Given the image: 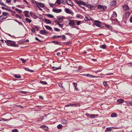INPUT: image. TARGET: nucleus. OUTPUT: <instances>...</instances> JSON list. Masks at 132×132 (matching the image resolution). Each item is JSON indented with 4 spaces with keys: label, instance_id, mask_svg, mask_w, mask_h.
Segmentation results:
<instances>
[{
    "label": "nucleus",
    "instance_id": "obj_2",
    "mask_svg": "<svg viewBox=\"0 0 132 132\" xmlns=\"http://www.w3.org/2000/svg\"><path fill=\"white\" fill-rule=\"evenodd\" d=\"M107 7L105 6L102 5H98L97 6V8L98 9L101 11H103L106 9Z\"/></svg>",
    "mask_w": 132,
    "mask_h": 132
},
{
    "label": "nucleus",
    "instance_id": "obj_1",
    "mask_svg": "<svg viewBox=\"0 0 132 132\" xmlns=\"http://www.w3.org/2000/svg\"><path fill=\"white\" fill-rule=\"evenodd\" d=\"M35 3L36 4L37 7L38 8L43 7L45 6V5L44 4L41 3H38L37 2H35Z\"/></svg>",
    "mask_w": 132,
    "mask_h": 132
},
{
    "label": "nucleus",
    "instance_id": "obj_63",
    "mask_svg": "<svg viewBox=\"0 0 132 132\" xmlns=\"http://www.w3.org/2000/svg\"><path fill=\"white\" fill-rule=\"evenodd\" d=\"M128 66L132 67V63H128Z\"/></svg>",
    "mask_w": 132,
    "mask_h": 132
},
{
    "label": "nucleus",
    "instance_id": "obj_45",
    "mask_svg": "<svg viewBox=\"0 0 132 132\" xmlns=\"http://www.w3.org/2000/svg\"><path fill=\"white\" fill-rule=\"evenodd\" d=\"M25 70L27 71H28L30 72H32V70H29L28 68H25Z\"/></svg>",
    "mask_w": 132,
    "mask_h": 132
},
{
    "label": "nucleus",
    "instance_id": "obj_53",
    "mask_svg": "<svg viewBox=\"0 0 132 132\" xmlns=\"http://www.w3.org/2000/svg\"><path fill=\"white\" fill-rule=\"evenodd\" d=\"M59 26V27H61V28H62L63 27V24H61L60 23L58 24H57Z\"/></svg>",
    "mask_w": 132,
    "mask_h": 132
},
{
    "label": "nucleus",
    "instance_id": "obj_49",
    "mask_svg": "<svg viewBox=\"0 0 132 132\" xmlns=\"http://www.w3.org/2000/svg\"><path fill=\"white\" fill-rule=\"evenodd\" d=\"M84 20L85 21H87L89 20V19L88 17L87 16H85L84 18Z\"/></svg>",
    "mask_w": 132,
    "mask_h": 132
},
{
    "label": "nucleus",
    "instance_id": "obj_29",
    "mask_svg": "<svg viewBox=\"0 0 132 132\" xmlns=\"http://www.w3.org/2000/svg\"><path fill=\"white\" fill-rule=\"evenodd\" d=\"M3 15H2L5 16H7V15L8 14V13H6L5 12H3L2 13Z\"/></svg>",
    "mask_w": 132,
    "mask_h": 132
},
{
    "label": "nucleus",
    "instance_id": "obj_38",
    "mask_svg": "<svg viewBox=\"0 0 132 132\" xmlns=\"http://www.w3.org/2000/svg\"><path fill=\"white\" fill-rule=\"evenodd\" d=\"M68 0H67V4L70 5V6H72L73 5V3H72V2H71V3H69L68 2Z\"/></svg>",
    "mask_w": 132,
    "mask_h": 132
},
{
    "label": "nucleus",
    "instance_id": "obj_34",
    "mask_svg": "<svg viewBox=\"0 0 132 132\" xmlns=\"http://www.w3.org/2000/svg\"><path fill=\"white\" fill-rule=\"evenodd\" d=\"M47 15L48 17L50 18H52L54 17L53 15L50 14H48Z\"/></svg>",
    "mask_w": 132,
    "mask_h": 132
},
{
    "label": "nucleus",
    "instance_id": "obj_8",
    "mask_svg": "<svg viewBox=\"0 0 132 132\" xmlns=\"http://www.w3.org/2000/svg\"><path fill=\"white\" fill-rule=\"evenodd\" d=\"M7 18V16H4L2 15L0 16V19H1L0 20V22H2L3 20L6 19Z\"/></svg>",
    "mask_w": 132,
    "mask_h": 132
},
{
    "label": "nucleus",
    "instance_id": "obj_17",
    "mask_svg": "<svg viewBox=\"0 0 132 132\" xmlns=\"http://www.w3.org/2000/svg\"><path fill=\"white\" fill-rule=\"evenodd\" d=\"M117 114L115 113H113L111 114V117L112 118L116 117L117 116Z\"/></svg>",
    "mask_w": 132,
    "mask_h": 132
},
{
    "label": "nucleus",
    "instance_id": "obj_36",
    "mask_svg": "<svg viewBox=\"0 0 132 132\" xmlns=\"http://www.w3.org/2000/svg\"><path fill=\"white\" fill-rule=\"evenodd\" d=\"M32 28L35 30H37L38 29V28L36 26H33Z\"/></svg>",
    "mask_w": 132,
    "mask_h": 132
},
{
    "label": "nucleus",
    "instance_id": "obj_23",
    "mask_svg": "<svg viewBox=\"0 0 132 132\" xmlns=\"http://www.w3.org/2000/svg\"><path fill=\"white\" fill-rule=\"evenodd\" d=\"M52 43H54L55 45H60L61 44L60 43L57 41H53L52 42Z\"/></svg>",
    "mask_w": 132,
    "mask_h": 132
},
{
    "label": "nucleus",
    "instance_id": "obj_25",
    "mask_svg": "<svg viewBox=\"0 0 132 132\" xmlns=\"http://www.w3.org/2000/svg\"><path fill=\"white\" fill-rule=\"evenodd\" d=\"M14 76L16 78H21L20 75H14Z\"/></svg>",
    "mask_w": 132,
    "mask_h": 132
},
{
    "label": "nucleus",
    "instance_id": "obj_40",
    "mask_svg": "<svg viewBox=\"0 0 132 132\" xmlns=\"http://www.w3.org/2000/svg\"><path fill=\"white\" fill-rule=\"evenodd\" d=\"M107 82L106 81H104L103 82V84L105 86H107L108 84Z\"/></svg>",
    "mask_w": 132,
    "mask_h": 132
},
{
    "label": "nucleus",
    "instance_id": "obj_56",
    "mask_svg": "<svg viewBox=\"0 0 132 132\" xmlns=\"http://www.w3.org/2000/svg\"><path fill=\"white\" fill-rule=\"evenodd\" d=\"M0 4L1 5H3L4 6H5V4H4L2 2H0Z\"/></svg>",
    "mask_w": 132,
    "mask_h": 132
},
{
    "label": "nucleus",
    "instance_id": "obj_4",
    "mask_svg": "<svg viewBox=\"0 0 132 132\" xmlns=\"http://www.w3.org/2000/svg\"><path fill=\"white\" fill-rule=\"evenodd\" d=\"M52 11L56 13H59L61 12L62 11L61 9H53L52 10Z\"/></svg>",
    "mask_w": 132,
    "mask_h": 132
},
{
    "label": "nucleus",
    "instance_id": "obj_3",
    "mask_svg": "<svg viewBox=\"0 0 132 132\" xmlns=\"http://www.w3.org/2000/svg\"><path fill=\"white\" fill-rule=\"evenodd\" d=\"M101 22L95 20L94 22V24L97 27H101L102 25L100 24Z\"/></svg>",
    "mask_w": 132,
    "mask_h": 132
},
{
    "label": "nucleus",
    "instance_id": "obj_61",
    "mask_svg": "<svg viewBox=\"0 0 132 132\" xmlns=\"http://www.w3.org/2000/svg\"><path fill=\"white\" fill-rule=\"evenodd\" d=\"M58 85H59V86L60 87H62V84L61 83H58Z\"/></svg>",
    "mask_w": 132,
    "mask_h": 132
},
{
    "label": "nucleus",
    "instance_id": "obj_18",
    "mask_svg": "<svg viewBox=\"0 0 132 132\" xmlns=\"http://www.w3.org/2000/svg\"><path fill=\"white\" fill-rule=\"evenodd\" d=\"M25 13V16L26 17H29V16L28 14V13L29 12L28 11H24Z\"/></svg>",
    "mask_w": 132,
    "mask_h": 132
},
{
    "label": "nucleus",
    "instance_id": "obj_15",
    "mask_svg": "<svg viewBox=\"0 0 132 132\" xmlns=\"http://www.w3.org/2000/svg\"><path fill=\"white\" fill-rule=\"evenodd\" d=\"M85 75L87 77H90V78H94L95 77H96L95 76H93L92 75H90L89 74H86V75Z\"/></svg>",
    "mask_w": 132,
    "mask_h": 132
},
{
    "label": "nucleus",
    "instance_id": "obj_13",
    "mask_svg": "<svg viewBox=\"0 0 132 132\" xmlns=\"http://www.w3.org/2000/svg\"><path fill=\"white\" fill-rule=\"evenodd\" d=\"M77 3L79 4V5H85V3L84 2H82L81 1H77L76 2Z\"/></svg>",
    "mask_w": 132,
    "mask_h": 132
},
{
    "label": "nucleus",
    "instance_id": "obj_32",
    "mask_svg": "<svg viewBox=\"0 0 132 132\" xmlns=\"http://www.w3.org/2000/svg\"><path fill=\"white\" fill-rule=\"evenodd\" d=\"M15 10L16 11L18 12L19 13H21L22 12V11L21 10H20L17 8H16Z\"/></svg>",
    "mask_w": 132,
    "mask_h": 132
},
{
    "label": "nucleus",
    "instance_id": "obj_31",
    "mask_svg": "<svg viewBox=\"0 0 132 132\" xmlns=\"http://www.w3.org/2000/svg\"><path fill=\"white\" fill-rule=\"evenodd\" d=\"M25 20L27 22H28L29 23L31 22V20H30V19H29L28 18H26L25 19Z\"/></svg>",
    "mask_w": 132,
    "mask_h": 132
},
{
    "label": "nucleus",
    "instance_id": "obj_50",
    "mask_svg": "<svg viewBox=\"0 0 132 132\" xmlns=\"http://www.w3.org/2000/svg\"><path fill=\"white\" fill-rule=\"evenodd\" d=\"M62 38L63 40L65 39L66 38V37L64 35H63L62 36Z\"/></svg>",
    "mask_w": 132,
    "mask_h": 132
},
{
    "label": "nucleus",
    "instance_id": "obj_42",
    "mask_svg": "<svg viewBox=\"0 0 132 132\" xmlns=\"http://www.w3.org/2000/svg\"><path fill=\"white\" fill-rule=\"evenodd\" d=\"M54 30L55 31L58 32L60 31V30L59 29L56 28H54Z\"/></svg>",
    "mask_w": 132,
    "mask_h": 132
},
{
    "label": "nucleus",
    "instance_id": "obj_30",
    "mask_svg": "<svg viewBox=\"0 0 132 132\" xmlns=\"http://www.w3.org/2000/svg\"><path fill=\"white\" fill-rule=\"evenodd\" d=\"M62 126L61 124H59L57 126V128L59 129H61L62 128Z\"/></svg>",
    "mask_w": 132,
    "mask_h": 132
},
{
    "label": "nucleus",
    "instance_id": "obj_11",
    "mask_svg": "<svg viewBox=\"0 0 132 132\" xmlns=\"http://www.w3.org/2000/svg\"><path fill=\"white\" fill-rule=\"evenodd\" d=\"M44 26L47 29L51 31H53L52 28L50 26Z\"/></svg>",
    "mask_w": 132,
    "mask_h": 132
},
{
    "label": "nucleus",
    "instance_id": "obj_9",
    "mask_svg": "<svg viewBox=\"0 0 132 132\" xmlns=\"http://www.w3.org/2000/svg\"><path fill=\"white\" fill-rule=\"evenodd\" d=\"M75 105V106H79V104H68L66 105V106L67 107H68L69 106H72Z\"/></svg>",
    "mask_w": 132,
    "mask_h": 132
},
{
    "label": "nucleus",
    "instance_id": "obj_44",
    "mask_svg": "<svg viewBox=\"0 0 132 132\" xmlns=\"http://www.w3.org/2000/svg\"><path fill=\"white\" fill-rule=\"evenodd\" d=\"M112 16L114 18L116 17L117 16V14L115 12L113 13Z\"/></svg>",
    "mask_w": 132,
    "mask_h": 132
},
{
    "label": "nucleus",
    "instance_id": "obj_41",
    "mask_svg": "<svg viewBox=\"0 0 132 132\" xmlns=\"http://www.w3.org/2000/svg\"><path fill=\"white\" fill-rule=\"evenodd\" d=\"M56 2L58 4H60L61 3V0H57Z\"/></svg>",
    "mask_w": 132,
    "mask_h": 132
},
{
    "label": "nucleus",
    "instance_id": "obj_28",
    "mask_svg": "<svg viewBox=\"0 0 132 132\" xmlns=\"http://www.w3.org/2000/svg\"><path fill=\"white\" fill-rule=\"evenodd\" d=\"M57 18L58 19H65L64 17L62 16H58L57 17Z\"/></svg>",
    "mask_w": 132,
    "mask_h": 132
},
{
    "label": "nucleus",
    "instance_id": "obj_26",
    "mask_svg": "<svg viewBox=\"0 0 132 132\" xmlns=\"http://www.w3.org/2000/svg\"><path fill=\"white\" fill-rule=\"evenodd\" d=\"M53 70H56L59 69H61V67H53Z\"/></svg>",
    "mask_w": 132,
    "mask_h": 132
},
{
    "label": "nucleus",
    "instance_id": "obj_27",
    "mask_svg": "<svg viewBox=\"0 0 132 132\" xmlns=\"http://www.w3.org/2000/svg\"><path fill=\"white\" fill-rule=\"evenodd\" d=\"M40 83L43 85H45L47 84V83L46 81H42L41 80L40 81Z\"/></svg>",
    "mask_w": 132,
    "mask_h": 132
},
{
    "label": "nucleus",
    "instance_id": "obj_48",
    "mask_svg": "<svg viewBox=\"0 0 132 132\" xmlns=\"http://www.w3.org/2000/svg\"><path fill=\"white\" fill-rule=\"evenodd\" d=\"M49 4L50 5V6L51 7H53L54 6V4H52V3H49Z\"/></svg>",
    "mask_w": 132,
    "mask_h": 132
},
{
    "label": "nucleus",
    "instance_id": "obj_10",
    "mask_svg": "<svg viewBox=\"0 0 132 132\" xmlns=\"http://www.w3.org/2000/svg\"><path fill=\"white\" fill-rule=\"evenodd\" d=\"M69 24L70 26H74L75 25L74 22L73 21L70 20L69 22Z\"/></svg>",
    "mask_w": 132,
    "mask_h": 132
},
{
    "label": "nucleus",
    "instance_id": "obj_57",
    "mask_svg": "<svg viewBox=\"0 0 132 132\" xmlns=\"http://www.w3.org/2000/svg\"><path fill=\"white\" fill-rule=\"evenodd\" d=\"M18 23L19 25L22 26L23 27L24 26L22 23V22H19Z\"/></svg>",
    "mask_w": 132,
    "mask_h": 132
},
{
    "label": "nucleus",
    "instance_id": "obj_46",
    "mask_svg": "<svg viewBox=\"0 0 132 132\" xmlns=\"http://www.w3.org/2000/svg\"><path fill=\"white\" fill-rule=\"evenodd\" d=\"M106 27L110 29H111V28H112L111 26L109 25H107L106 26Z\"/></svg>",
    "mask_w": 132,
    "mask_h": 132
},
{
    "label": "nucleus",
    "instance_id": "obj_52",
    "mask_svg": "<svg viewBox=\"0 0 132 132\" xmlns=\"http://www.w3.org/2000/svg\"><path fill=\"white\" fill-rule=\"evenodd\" d=\"M86 115L87 116L90 118L91 114L87 113L86 114Z\"/></svg>",
    "mask_w": 132,
    "mask_h": 132
},
{
    "label": "nucleus",
    "instance_id": "obj_55",
    "mask_svg": "<svg viewBox=\"0 0 132 132\" xmlns=\"http://www.w3.org/2000/svg\"><path fill=\"white\" fill-rule=\"evenodd\" d=\"M33 16H34V19H36L37 18H38L37 16L35 14H33Z\"/></svg>",
    "mask_w": 132,
    "mask_h": 132
},
{
    "label": "nucleus",
    "instance_id": "obj_51",
    "mask_svg": "<svg viewBox=\"0 0 132 132\" xmlns=\"http://www.w3.org/2000/svg\"><path fill=\"white\" fill-rule=\"evenodd\" d=\"M15 16L17 18H18L19 19H21L22 18L21 17L19 16V15H18V14H16Z\"/></svg>",
    "mask_w": 132,
    "mask_h": 132
},
{
    "label": "nucleus",
    "instance_id": "obj_5",
    "mask_svg": "<svg viewBox=\"0 0 132 132\" xmlns=\"http://www.w3.org/2000/svg\"><path fill=\"white\" fill-rule=\"evenodd\" d=\"M39 33L42 35L44 34L46 35L47 34H48V32L47 31L45 30H40V31Z\"/></svg>",
    "mask_w": 132,
    "mask_h": 132
},
{
    "label": "nucleus",
    "instance_id": "obj_24",
    "mask_svg": "<svg viewBox=\"0 0 132 132\" xmlns=\"http://www.w3.org/2000/svg\"><path fill=\"white\" fill-rule=\"evenodd\" d=\"M45 21L47 24H51V22L49 20L47 19H45Z\"/></svg>",
    "mask_w": 132,
    "mask_h": 132
},
{
    "label": "nucleus",
    "instance_id": "obj_35",
    "mask_svg": "<svg viewBox=\"0 0 132 132\" xmlns=\"http://www.w3.org/2000/svg\"><path fill=\"white\" fill-rule=\"evenodd\" d=\"M127 104L128 106H132V102L130 101L128 102Z\"/></svg>",
    "mask_w": 132,
    "mask_h": 132
},
{
    "label": "nucleus",
    "instance_id": "obj_58",
    "mask_svg": "<svg viewBox=\"0 0 132 132\" xmlns=\"http://www.w3.org/2000/svg\"><path fill=\"white\" fill-rule=\"evenodd\" d=\"M31 31L33 33H35V30L32 27V29L31 30Z\"/></svg>",
    "mask_w": 132,
    "mask_h": 132
},
{
    "label": "nucleus",
    "instance_id": "obj_59",
    "mask_svg": "<svg viewBox=\"0 0 132 132\" xmlns=\"http://www.w3.org/2000/svg\"><path fill=\"white\" fill-rule=\"evenodd\" d=\"M93 6L91 5H88V7L90 8H93Z\"/></svg>",
    "mask_w": 132,
    "mask_h": 132
},
{
    "label": "nucleus",
    "instance_id": "obj_19",
    "mask_svg": "<svg viewBox=\"0 0 132 132\" xmlns=\"http://www.w3.org/2000/svg\"><path fill=\"white\" fill-rule=\"evenodd\" d=\"M98 116V115L97 114H91L90 118H94L95 117H97Z\"/></svg>",
    "mask_w": 132,
    "mask_h": 132
},
{
    "label": "nucleus",
    "instance_id": "obj_6",
    "mask_svg": "<svg viewBox=\"0 0 132 132\" xmlns=\"http://www.w3.org/2000/svg\"><path fill=\"white\" fill-rule=\"evenodd\" d=\"M65 12L67 13L72 14V12L69 9L67 8H65L64 9Z\"/></svg>",
    "mask_w": 132,
    "mask_h": 132
},
{
    "label": "nucleus",
    "instance_id": "obj_60",
    "mask_svg": "<svg viewBox=\"0 0 132 132\" xmlns=\"http://www.w3.org/2000/svg\"><path fill=\"white\" fill-rule=\"evenodd\" d=\"M57 38V36H55V35L53 36L52 37V38H53V39H55V38Z\"/></svg>",
    "mask_w": 132,
    "mask_h": 132
},
{
    "label": "nucleus",
    "instance_id": "obj_22",
    "mask_svg": "<svg viewBox=\"0 0 132 132\" xmlns=\"http://www.w3.org/2000/svg\"><path fill=\"white\" fill-rule=\"evenodd\" d=\"M124 101L122 99H119L117 100V102L118 103H123Z\"/></svg>",
    "mask_w": 132,
    "mask_h": 132
},
{
    "label": "nucleus",
    "instance_id": "obj_54",
    "mask_svg": "<svg viewBox=\"0 0 132 132\" xmlns=\"http://www.w3.org/2000/svg\"><path fill=\"white\" fill-rule=\"evenodd\" d=\"M81 23V22L80 21H77V25H79Z\"/></svg>",
    "mask_w": 132,
    "mask_h": 132
},
{
    "label": "nucleus",
    "instance_id": "obj_64",
    "mask_svg": "<svg viewBox=\"0 0 132 132\" xmlns=\"http://www.w3.org/2000/svg\"><path fill=\"white\" fill-rule=\"evenodd\" d=\"M129 21L130 22L132 23V16L130 18Z\"/></svg>",
    "mask_w": 132,
    "mask_h": 132
},
{
    "label": "nucleus",
    "instance_id": "obj_14",
    "mask_svg": "<svg viewBox=\"0 0 132 132\" xmlns=\"http://www.w3.org/2000/svg\"><path fill=\"white\" fill-rule=\"evenodd\" d=\"M116 3V0H113L111 3L110 5L111 6H113L115 5Z\"/></svg>",
    "mask_w": 132,
    "mask_h": 132
},
{
    "label": "nucleus",
    "instance_id": "obj_7",
    "mask_svg": "<svg viewBox=\"0 0 132 132\" xmlns=\"http://www.w3.org/2000/svg\"><path fill=\"white\" fill-rule=\"evenodd\" d=\"M123 10L125 11H127L129 10V8L128 5H124L123 7Z\"/></svg>",
    "mask_w": 132,
    "mask_h": 132
},
{
    "label": "nucleus",
    "instance_id": "obj_62",
    "mask_svg": "<svg viewBox=\"0 0 132 132\" xmlns=\"http://www.w3.org/2000/svg\"><path fill=\"white\" fill-rule=\"evenodd\" d=\"M106 129L107 131H110L111 130V129L110 128L108 127L106 128Z\"/></svg>",
    "mask_w": 132,
    "mask_h": 132
},
{
    "label": "nucleus",
    "instance_id": "obj_39",
    "mask_svg": "<svg viewBox=\"0 0 132 132\" xmlns=\"http://www.w3.org/2000/svg\"><path fill=\"white\" fill-rule=\"evenodd\" d=\"M62 123L63 124H65L67 122V121L65 120H62Z\"/></svg>",
    "mask_w": 132,
    "mask_h": 132
},
{
    "label": "nucleus",
    "instance_id": "obj_33",
    "mask_svg": "<svg viewBox=\"0 0 132 132\" xmlns=\"http://www.w3.org/2000/svg\"><path fill=\"white\" fill-rule=\"evenodd\" d=\"M20 60L22 61V62L23 63H24L26 62V60H25L22 58H21Z\"/></svg>",
    "mask_w": 132,
    "mask_h": 132
},
{
    "label": "nucleus",
    "instance_id": "obj_37",
    "mask_svg": "<svg viewBox=\"0 0 132 132\" xmlns=\"http://www.w3.org/2000/svg\"><path fill=\"white\" fill-rule=\"evenodd\" d=\"M106 47V45L105 44H103L101 45L100 47L103 49H105Z\"/></svg>",
    "mask_w": 132,
    "mask_h": 132
},
{
    "label": "nucleus",
    "instance_id": "obj_43",
    "mask_svg": "<svg viewBox=\"0 0 132 132\" xmlns=\"http://www.w3.org/2000/svg\"><path fill=\"white\" fill-rule=\"evenodd\" d=\"M12 132H18V130L17 129H12Z\"/></svg>",
    "mask_w": 132,
    "mask_h": 132
},
{
    "label": "nucleus",
    "instance_id": "obj_20",
    "mask_svg": "<svg viewBox=\"0 0 132 132\" xmlns=\"http://www.w3.org/2000/svg\"><path fill=\"white\" fill-rule=\"evenodd\" d=\"M130 13L129 12H126L125 14V15L126 17H128L130 15Z\"/></svg>",
    "mask_w": 132,
    "mask_h": 132
},
{
    "label": "nucleus",
    "instance_id": "obj_12",
    "mask_svg": "<svg viewBox=\"0 0 132 132\" xmlns=\"http://www.w3.org/2000/svg\"><path fill=\"white\" fill-rule=\"evenodd\" d=\"M5 43L7 44V45H10V44H11V42H12V41L10 40H5Z\"/></svg>",
    "mask_w": 132,
    "mask_h": 132
},
{
    "label": "nucleus",
    "instance_id": "obj_21",
    "mask_svg": "<svg viewBox=\"0 0 132 132\" xmlns=\"http://www.w3.org/2000/svg\"><path fill=\"white\" fill-rule=\"evenodd\" d=\"M55 23H56L57 24H58L60 23L61 22L63 21H62L61 20L59 19L55 20Z\"/></svg>",
    "mask_w": 132,
    "mask_h": 132
},
{
    "label": "nucleus",
    "instance_id": "obj_47",
    "mask_svg": "<svg viewBox=\"0 0 132 132\" xmlns=\"http://www.w3.org/2000/svg\"><path fill=\"white\" fill-rule=\"evenodd\" d=\"M72 84L74 86V87H75V88L76 87L77 85V83H75V82H73L72 83Z\"/></svg>",
    "mask_w": 132,
    "mask_h": 132
},
{
    "label": "nucleus",
    "instance_id": "obj_16",
    "mask_svg": "<svg viewBox=\"0 0 132 132\" xmlns=\"http://www.w3.org/2000/svg\"><path fill=\"white\" fill-rule=\"evenodd\" d=\"M10 46H12L16 47V45L15 44V43L14 42H11V44H10Z\"/></svg>",
    "mask_w": 132,
    "mask_h": 132
}]
</instances>
